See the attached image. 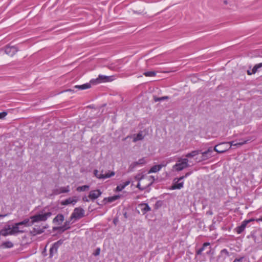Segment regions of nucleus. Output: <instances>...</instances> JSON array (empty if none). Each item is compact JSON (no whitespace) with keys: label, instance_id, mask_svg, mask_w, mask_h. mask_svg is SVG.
I'll list each match as a JSON object with an SVG mask.
<instances>
[{"label":"nucleus","instance_id":"1a4fd4ad","mask_svg":"<svg viewBox=\"0 0 262 262\" xmlns=\"http://www.w3.org/2000/svg\"><path fill=\"white\" fill-rule=\"evenodd\" d=\"M102 194V192L99 189L92 190L90 192L89 198L90 200L94 201L98 198Z\"/></svg>","mask_w":262,"mask_h":262},{"label":"nucleus","instance_id":"f704fd0d","mask_svg":"<svg viewBox=\"0 0 262 262\" xmlns=\"http://www.w3.org/2000/svg\"><path fill=\"white\" fill-rule=\"evenodd\" d=\"M119 198V195H115L112 197H110L108 198V201L109 202H112Z\"/></svg>","mask_w":262,"mask_h":262},{"label":"nucleus","instance_id":"58836bf2","mask_svg":"<svg viewBox=\"0 0 262 262\" xmlns=\"http://www.w3.org/2000/svg\"><path fill=\"white\" fill-rule=\"evenodd\" d=\"M149 179H150V181H149V182L152 181V182H154V178H153V177H149ZM148 182H149V181H142V185H143H143H145V184H147Z\"/></svg>","mask_w":262,"mask_h":262},{"label":"nucleus","instance_id":"423d86ee","mask_svg":"<svg viewBox=\"0 0 262 262\" xmlns=\"http://www.w3.org/2000/svg\"><path fill=\"white\" fill-rule=\"evenodd\" d=\"M94 174L99 179H106L114 176L115 172L114 171L108 170L104 173L103 170H101V172L99 173L98 170L95 169L94 170Z\"/></svg>","mask_w":262,"mask_h":262},{"label":"nucleus","instance_id":"a211bd4d","mask_svg":"<svg viewBox=\"0 0 262 262\" xmlns=\"http://www.w3.org/2000/svg\"><path fill=\"white\" fill-rule=\"evenodd\" d=\"M132 137L133 139V141L134 142H136L138 141L142 140L144 138V135H143V132L141 131L137 134L134 135Z\"/></svg>","mask_w":262,"mask_h":262},{"label":"nucleus","instance_id":"c03bdc74","mask_svg":"<svg viewBox=\"0 0 262 262\" xmlns=\"http://www.w3.org/2000/svg\"><path fill=\"white\" fill-rule=\"evenodd\" d=\"M257 221H262V217H261V218L259 219Z\"/></svg>","mask_w":262,"mask_h":262},{"label":"nucleus","instance_id":"cd10ccee","mask_svg":"<svg viewBox=\"0 0 262 262\" xmlns=\"http://www.w3.org/2000/svg\"><path fill=\"white\" fill-rule=\"evenodd\" d=\"M46 228V227H43L41 228L40 227H35L33 229V230L36 234H40L44 232V230Z\"/></svg>","mask_w":262,"mask_h":262},{"label":"nucleus","instance_id":"f3484780","mask_svg":"<svg viewBox=\"0 0 262 262\" xmlns=\"http://www.w3.org/2000/svg\"><path fill=\"white\" fill-rule=\"evenodd\" d=\"M64 216L62 214H58L53 220V223L57 225H60L64 221Z\"/></svg>","mask_w":262,"mask_h":262},{"label":"nucleus","instance_id":"6e6552de","mask_svg":"<svg viewBox=\"0 0 262 262\" xmlns=\"http://www.w3.org/2000/svg\"><path fill=\"white\" fill-rule=\"evenodd\" d=\"M253 221V220H252V219H250V220H245L244 221L241 225L238 227H237L235 230L236 231V232L238 233V234H241L242 232H243L244 231V230L245 229L247 224L250 223V222Z\"/></svg>","mask_w":262,"mask_h":262},{"label":"nucleus","instance_id":"4c0bfd02","mask_svg":"<svg viewBox=\"0 0 262 262\" xmlns=\"http://www.w3.org/2000/svg\"><path fill=\"white\" fill-rule=\"evenodd\" d=\"M244 257H242L239 258H236L233 262H244Z\"/></svg>","mask_w":262,"mask_h":262},{"label":"nucleus","instance_id":"c85d7f7f","mask_svg":"<svg viewBox=\"0 0 262 262\" xmlns=\"http://www.w3.org/2000/svg\"><path fill=\"white\" fill-rule=\"evenodd\" d=\"M210 245L209 243H205L203 244V245L202 248L199 249L197 252L196 253L198 255H201L202 254V252L205 250V248L207 246H209Z\"/></svg>","mask_w":262,"mask_h":262},{"label":"nucleus","instance_id":"ddd939ff","mask_svg":"<svg viewBox=\"0 0 262 262\" xmlns=\"http://www.w3.org/2000/svg\"><path fill=\"white\" fill-rule=\"evenodd\" d=\"M113 80L111 76H107L104 75H99L98 77L95 80L96 83H99L104 82L111 81Z\"/></svg>","mask_w":262,"mask_h":262},{"label":"nucleus","instance_id":"2f4dec72","mask_svg":"<svg viewBox=\"0 0 262 262\" xmlns=\"http://www.w3.org/2000/svg\"><path fill=\"white\" fill-rule=\"evenodd\" d=\"M143 75L146 77H155L156 75V73L155 71H148L145 72Z\"/></svg>","mask_w":262,"mask_h":262},{"label":"nucleus","instance_id":"a878e982","mask_svg":"<svg viewBox=\"0 0 262 262\" xmlns=\"http://www.w3.org/2000/svg\"><path fill=\"white\" fill-rule=\"evenodd\" d=\"M91 84L90 83H85L82 85H77L75 86V88L76 89H78L80 90H85L91 88Z\"/></svg>","mask_w":262,"mask_h":262},{"label":"nucleus","instance_id":"72a5a7b5","mask_svg":"<svg viewBox=\"0 0 262 262\" xmlns=\"http://www.w3.org/2000/svg\"><path fill=\"white\" fill-rule=\"evenodd\" d=\"M70 221H66L64 223L63 226L60 227L61 229L63 230L68 229L70 228Z\"/></svg>","mask_w":262,"mask_h":262},{"label":"nucleus","instance_id":"f257e3e1","mask_svg":"<svg viewBox=\"0 0 262 262\" xmlns=\"http://www.w3.org/2000/svg\"><path fill=\"white\" fill-rule=\"evenodd\" d=\"M230 148L229 146V143L227 142L222 143L216 145L213 149L212 147H209L207 150L202 152V158L201 160H205L212 157V153L214 150L218 153H223Z\"/></svg>","mask_w":262,"mask_h":262},{"label":"nucleus","instance_id":"aec40b11","mask_svg":"<svg viewBox=\"0 0 262 262\" xmlns=\"http://www.w3.org/2000/svg\"><path fill=\"white\" fill-rule=\"evenodd\" d=\"M130 183V180H127L124 182H122V183L118 185L116 188V191H121L122 190H123L126 186L128 185Z\"/></svg>","mask_w":262,"mask_h":262},{"label":"nucleus","instance_id":"0eeeda50","mask_svg":"<svg viewBox=\"0 0 262 262\" xmlns=\"http://www.w3.org/2000/svg\"><path fill=\"white\" fill-rule=\"evenodd\" d=\"M84 211L82 208L80 207L75 208L70 217V221L79 220L84 216Z\"/></svg>","mask_w":262,"mask_h":262},{"label":"nucleus","instance_id":"5701e85b","mask_svg":"<svg viewBox=\"0 0 262 262\" xmlns=\"http://www.w3.org/2000/svg\"><path fill=\"white\" fill-rule=\"evenodd\" d=\"M229 143V146H230V148L232 146H240L246 143V141H242L241 142H236L234 141H231L228 142Z\"/></svg>","mask_w":262,"mask_h":262},{"label":"nucleus","instance_id":"c9c22d12","mask_svg":"<svg viewBox=\"0 0 262 262\" xmlns=\"http://www.w3.org/2000/svg\"><path fill=\"white\" fill-rule=\"evenodd\" d=\"M191 172H187L185 176H182L181 177H180L179 178H178V181H181L182 180H183V179H184L185 178H186L188 176H189L190 174H191Z\"/></svg>","mask_w":262,"mask_h":262},{"label":"nucleus","instance_id":"bb28decb","mask_svg":"<svg viewBox=\"0 0 262 262\" xmlns=\"http://www.w3.org/2000/svg\"><path fill=\"white\" fill-rule=\"evenodd\" d=\"M199 154V150H193V151H191V152L188 153L186 155H185V156L186 157L185 158H187L188 159V158H193V157H195V156L198 155Z\"/></svg>","mask_w":262,"mask_h":262},{"label":"nucleus","instance_id":"a18cd8bd","mask_svg":"<svg viewBox=\"0 0 262 262\" xmlns=\"http://www.w3.org/2000/svg\"><path fill=\"white\" fill-rule=\"evenodd\" d=\"M114 222L115 224V223H116V221H115V220H114Z\"/></svg>","mask_w":262,"mask_h":262},{"label":"nucleus","instance_id":"f03ea898","mask_svg":"<svg viewBox=\"0 0 262 262\" xmlns=\"http://www.w3.org/2000/svg\"><path fill=\"white\" fill-rule=\"evenodd\" d=\"M13 233L17 235L19 233H25L26 230L25 228L31 226L29 220L28 218L25 219L23 221L15 223L11 225Z\"/></svg>","mask_w":262,"mask_h":262},{"label":"nucleus","instance_id":"2eb2a0df","mask_svg":"<svg viewBox=\"0 0 262 262\" xmlns=\"http://www.w3.org/2000/svg\"><path fill=\"white\" fill-rule=\"evenodd\" d=\"M70 191V186L61 187L53 190V193L55 195L59 194L62 193H67Z\"/></svg>","mask_w":262,"mask_h":262},{"label":"nucleus","instance_id":"39448f33","mask_svg":"<svg viewBox=\"0 0 262 262\" xmlns=\"http://www.w3.org/2000/svg\"><path fill=\"white\" fill-rule=\"evenodd\" d=\"M189 162L190 161L187 158H179L177 163L173 166L172 168L176 171H181L189 167Z\"/></svg>","mask_w":262,"mask_h":262},{"label":"nucleus","instance_id":"7ed1b4c3","mask_svg":"<svg viewBox=\"0 0 262 262\" xmlns=\"http://www.w3.org/2000/svg\"><path fill=\"white\" fill-rule=\"evenodd\" d=\"M135 179L138 181V183L137 185V187L141 190H143L146 188H148L152 184V181L149 182L147 184L145 185H142V181H150V179L149 177L145 176L142 174H138L135 177Z\"/></svg>","mask_w":262,"mask_h":262},{"label":"nucleus","instance_id":"37998d69","mask_svg":"<svg viewBox=\"0 0 262 262\" xmlns=\"http://www.w3.org/2000/svg\"><path fill=\"white\" fill-rule=\"evenodd\" d=\"M6 216V214H4V215L0 214V217H4Z\"/></svg>","mask_w":262,"mask_h":262},{"label":"nucleus","instance_id":"4468645a","mask_svg":"<svg viewBox=\"0 0 262 262\" xmlns=\"http://www.w3.org/2000/svg\"><path fill=\"white\" fill-rule=\"evenodd\" d=\"M18 51V49L16 47H6L5 48V52L7 55L12 56H13Z\"/></svg>","mask_w":262,"mask_h":262},{"label":"nucleus","instance_id":"393cba45","mask_svg":"<svg viewBox=\"0 0 262 262\" xmlns=\"http://www.w3.org/2000/svg\"><path fill=\"white\" fill-rule=\"evenodd\" d=\"M261 67H262V63L257 64L254 66V67L252 70L251 72H250L249 71H248L247 73L249 75H252L253 74H255L257 71V70Z\"/></svg>","mask_w":262,"mask_h":262},{"label":"nucleus","instance_id":"dca6fc26","mask_svg":"<svg viewBox=\"0 0 262 262\" xmlns=\"http://www.w3.org/2000/svg\"><path fill=\"white\" fill-rule=\"evenodd\" d=\"M146 163V160L144 158L139 159L138 161L133 162L129 166L132 169L135 168L138 165H143Z\"/></svg>","mask_w":262,"mask_h":262},{"label":"nucleus","instance_id":"a19ab883","mask_svg":"<svg viewBox=\"0 0 262 262\" xmlns=\"http://www.w3.org/2000/svg\"><path fill=\"white\" fill-rule=\"evenodd\" d=\"M82 200L84 202H89L91 200H90L89 196H85L83 197Z\"/></svg>","mask_w":262,"mask_h":262},{"label":"nucleus","instance_id":"20e7f679","mask_svg":"<svg viewBox=\"0 0 262 262\" xmlns=\"http://www.w3.org/2000/svg\"><path fill=\"white\" fill-rule=\"evenodd\" d=\"M51 215V212H48L45 213H39L31 216L29 218H28V219L29 220V222L31 226L35 223L46 221Z\"/></svg>","mask_w":262,"mask_h":262},{"label":"nucleus","instance_id":"412c9836","mask_svg":"<svg viewBox=\"0 0 262 262\" xmlns=\"http://www.w3.org/2000/svg\"><path fill=\"white\" fill-rule=\"evenodd\" d=\"M177 181L172 186V189H180L183 187L184 183L183 182H179L180 181H178V179H175L174 181Z\"/></svg>","mask_w":262,"mask_h":262},{"label":"nucleus","instance_id":"c756f323","mask_svg":"<svg viewBox=\"0 0 262 262\" xmlns=\"http://www.w3.org/2000/svg\"><path fill=\"white\" fill-rule=\"evenodd\" d=\"M89 186L83 185V186H78L76 188V190L78 192L85 191L88 190L89 189Z\"/></svg>","mask_w":262,"mask_h":262},{"label":"nucleus","instance_id":"6ab92c4d","mask_svg":"<svg viewBox=\"0 0 262 262\" xmlns=\"http://www.w3.org/2000/svg\"><path fill=\"white\" fill-rule=\"evenodd\" d=\"M138 207L140 209L143 214L146 213L151 210L148 205L146 203L139 204Z\"/></svg>","mask_w":262,"mask_h":262},{"label":"nucleus","instance_id":"7c9ffc66","mask_svg":"<svg viewBox=\"0 0 262 262\" xmlns=\"http://www.w3.org/2000/svg\"><path fill=\"white\" fill-rule=\"evenodd\" d=\"M229 256V254L227 249H224L221 250L220 253V256L223 257L224 258H225L226 257Z\"/></svg>","mask_w":262,"mask_h":262},{"label":"nucleus","instance_id":"9b49d317","mask_svg":"<svg viewBox=\"0 0 262 262\" xmlns=\"http://www.w3.org/2000/svg\"><path fill=\"white\" fill-rule=\"evenodd\" d=\"M0 235H2L3 236H6L9 235H14V233H13L11 225H8L7 226L5 227L3 229L1 230Z\"/></svg>","mask_w":262,"mask_h":262},{"label":"nucleus","instance_id":"79ce46f5","mask_svg":"<svg viewBox=\"0 0 262 262\" xmlns=\"http://www.w3.org/2000/svg\"><path fill=\"white\" fill-rule=\"evenodd\" d=\"M167 164V162H163L161 164H159L160 165H162V167L166 166Z\"/></svg>","mask_w":262,"mask_h":262},{"label":"nucleus","instance_id":"473e14b6","mask_svg":"<svg viewBox=\"0 0 262 262\" xmlns=\"http://www.w3.org/2000/svg\"><path fill=\"white\" fill-rule=\"evenodd\" d=\"M169 98L168 96H163L161 97L155 98L154 100L155 102L161 101L165 100H167Z\"/></svg>","mask_w":262,"mask_h":262},{"label":"nucleus","instance_id":"f8f14e48","mask_svg":"<svg viewBox=\"0 0 262 262\" xmlns=\"http://www.w3.org/2000/svg\"><path fill=\"white\" fill-rule=\"evenodd\" d=\"M78 199L76 196L70 197L68 198L67 199L63 200L61 202V204L63 205H68L69 204H72L74 205L77 202Z\"/></svg>","mask_w":262,"mask_h":262},{"label":"nucleus","instance_id":"49530a36","mask_svg":"<svg viewBox=\"0 0 262 262\" xmlns=\"http://www.w3.org/2000/svg\"><path fill=\"white\" fill-rule=\"evenodd\" d=\"M114 222L115 224V223H116V221H115V220H114Z\"/></svg>","mask_w":262,"mask_h":262},{"label":"nucleus","instance_id":"b1692460","mask_svg":"<svg viewBox=\"0 0 262 262\" xmlns=\"http://www.w3.org/2000/svg\"><path fill=\"white\" fill-rule=\"evenodd\" d=\"M13 244L10 241H6L2 243L1 247L3 248H11L13 247Z\"/></svg>","mask_w":262,"mask_h":262},{"label":"nucleus","instance_id":"e433bc0d","mask_svg":"<svg viewBox=\"0 0 262 262\" xmlns=\"http://www.w3.org/2000/svg\"><path fill=\"white\" fill-rule=\"evenodd\" d=\"M100 249L99 248H97L94 252L93 253L94 255L98 256L100 254Z\"/></svg>","mask_w":262,"mask_h":262},{"label":"nucleus","instance_id":"ea45409f","mask_svg":"<svg viewBox=\"0 0 262 262\" xmlns=\"http://www.w3.org/2000/svg\"><path fill=\"white\" fill-rule=\"evenodd\" d=\"M7 113L5 112L0 113V119L4 118L7 115Z\"/></svg>","mask_w":262,"mask_h":262},{"label":"nucleus","instance_id":"4be33fe9","mask_svg":"<svg viewBox=\"0 0 262 262\" xmlns=\"http://www.w3.org/2000/svg\"><path fill=\"white\" fill-rule=\"evenodd\" d=\"M162 165H156L153 166L148 171V173L157 172L160 170L162 168Z\"/></svg>","mask_w":262,"mask_h":262},{"label":"nucleus","instance_id":"9d476101","mask_svg":"<svg viewBox=\"0 0 262 262\" xmlns=\"http://www.w3.org/2000/svg\"><path fill=\"white\" fill-rule=\"evenodd\" d=\"M62 244V241L61 240H59L56 242H55L52 247L50 249V255L51 257H52L54 255V254L57 253V249L58 247L61 245Z\"/></svg>","mask_w":262,"mask_h":262}]
</instances>
